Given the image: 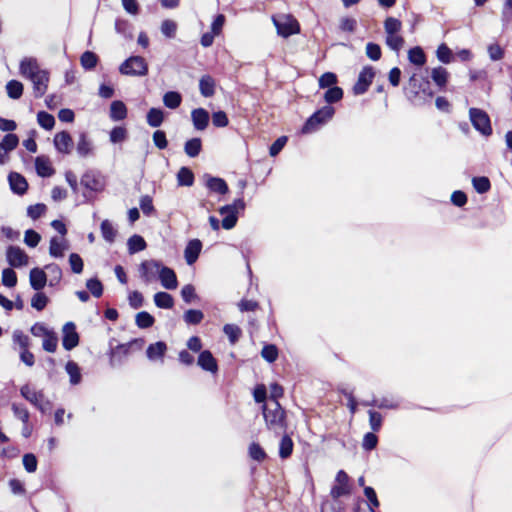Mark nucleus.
I'll return each mask as SVG.
<instances>
[{
	"mask_svg": "<svg viewBox=\"0 0 512 512\" xmlns=\"http://www.w3.org/2000/svg\"><path fill=\"white\" fill-rule=\"evenodd\" d=\"M130 343L119 344L115 348L111 349L110 352V364L112 366L120 365L123 359L128 355L130 351Z\"/></svg>",
	"mask_w": 512,
	"mask_h": 512,
	"instance_id": "obj_27",
	"label": "nucleus"
},
{
	"mask_svg": "<svg viewBox=\"0 0 512 512\" xmlns=\"http://www.w3.org/2000/svg\"><path fill=\"white\" fill-rule=\"evenodd\" d=\"M336 484L331 489V496L334 499H338L342 496L350 494V488L348 485L349 482V476L348 474L343 471L339 470L336 478H335Z\"/></svg>",
	"mask_w": 512,
	"mask_h": 512,
	"instance_id": "obj_11",
	"label": "nucleus"
},
{
	"mask_svg": "<svg viewBox=\"0 0 512 512\" xmlns=\"http://www.w3.org/2000/svg\"><path fill=\"white\" fill-rule=\"evenodd\" d=\"M20 394L42 413H45L49 409L50 403L45 399L42 391H36L26 384L21 387Z\"/></svg>",
	"mask_w": 512,
	"mask_h": 512,
	"instance_id": "obj_7",
	"label": "nucleus"
},
{
	"mask_svg": "<svg viewBox=\"0 0 512 512\" xmlns=\"http://www.w3.org/2000/svg\"><path fill=\"white\" fill-rule=\"evenodd\" d=\"M86 287L96 298H99L103 294V285L97 278L87 280Z\"/></svg>",
	"mask_w": 512,
	"mask_h": 512,
	"instance_id": "obj_61",
	"label": "nucleus"
},
{
	"mask_svg": "<svg viewBox=\"0 0 512 512\" xmlns=\"http://www.w3.org/2000/svg\"><path fill=\"white\" fill-rule=\"evenodd\" d=\"M35 168L37 174L41 177H50L54 174V169L52 168L49 159L43 156H38L35 159Z\"/></svg>",
	"mask_w": 512,
	"mask_h": 512,
	"instance_id": "obj_29",
	"label": "nucleus"
},
{
	"mask_svg": "<svg viewBox=\"0 0 512 512\" xmlns=\"http://www.w3.org/2000/svg\"><path fill=\"white\" fill-rule=\"evenodd\" d=\"M41 70L35 58L25 57L20 62L19 72L21 76L29 80Z\"/></svg>",
	"mask_w": 512,
	"mask_h": 512,
	"instance_id": "obj_14",
	"label": "nucleus"
},
{
	"mask_svg": "<svg viewBox=\"0 0 512 512\" xmlns=\"http://www.w3.org/2000/svg\"><path fill=\"white\" fill-rule=\"evenodd\" d=\"M375 77V71L371 66H365L359 73L357 82L353 86L355 95H362L367 92Z\"/></svg>",
	"mask_w": 512,
	"mask_h": 512,
	"instance_id": "obj_8",
	"label": "nucleus"
},
{
	"mask_svg": "<svg viewBox=\"0 0 512 512\" xmlns=\"http://www.w3.org/2000/svg\"><path fill=\"white\" fill-rule=\"evenodd\" d=\"M80 62L85 70H91L96 67L98 57L94 52L85 51L80 57Z\"/></svg>",
	"mask_w": 512,
	"mask_h": 512,
	"instance_id": "obj_45",
	"label": "nucleus"
},
{
	"mask_svg": "<svg viewBox=\"0 0 512 512\" xmlns=\"http://www.w3.org/2000/svg\"><path fill=\"white\" fill-rule=\"evenodd\" d=\"M127 117L126 105L120 101L115 100L110 105V118L113 121H121Z\"/></svg>",
	"mask_w": 512,
	"mask_h": 512,
	"instance_id": "obj_30",
	"label": "nucleus"
},
{
	"mask_svg": "<svg viewBox=\"0 0 512 512\" xmlns=\"http://www.w3.org/2000/svg\"><path fill=\"white\" fill-rule=\"evenodd\" d=\"M335 113L333 107L327 105L314 112L302 127L303 134H309L316 131L321 125L329 121Z\"/></svg>",
	"mask_w": 512,
	"mask_h": 512,
	"instance_id": "obj_3",
	"label": "nucleus"
},
{
	"mask_svg": "<svg viewBox=\"0 0 512 512\" xmlns=\"http://www.w3.org/2000/svg\"><path fill=\"white\" fill-rule=\"evenodd\" d=\"M81 185H83L86 189L99 192L103 189V183L98 174L94 171H87L81 177Z\"/></svg>",
	"mask_w": 512,
	"mask_h": 512,
	"instance_id": "obj_17",
	"label": "nucleus"
},
{
	"mask_svg": "<svg viewBox=\"0 0 512 512\" xmlns=\"http://www.w3.org/2000/svg\"><path fill=\"white\" fill-rule=\"evenodd\" d=\"M249 456L257 462H262L267 457L264 449L255 442L249 446Z\"/></svg>",
	"mask_w": 512,
	"mask_h": 512,
	"instance_id": "obj_60",
	"label": "nucleus"
},
{
	"mask_svg": "<svg viewBox=\"0 0 512 512\" xmlns=\"http://www.w3.org/2000/svg\"><path fill=\"white\" fill-rule=\"evenodd\" d=\"M243 198H238L232 204L224 205L219 208L218 212L223 216L221 226L225 230L234 228L238 221V214L245 209Z\"/></svg>",
	"mask_w": 512,
	"mask_h": 512,
	"instance_id": "obj_2",
	"label": "nucleus"
},
{
	"mask_svg": "<svg viewBox=\"0 0 512 512\" xmlns=\"http://www.w3.org/2000/svg\"><path fill=\"white\" fill-rule=\"evenodd\" d=\"M202 149V142L200 138H192L186 141L184 151L189 157H197Z\"/></svg>",
	"mask_w": 512,
	"mask_h": 512,
	"instance_id": "obj_37",
	"label": "nucleus"
},
{
	"mask_svg": "<svg viewBox=\"0 0 512 512\" xmlns=\"http://www.w3.org/2000/svg\"><path fill=\"white\" fill-rule=\"evenodd\" d=\"M41 240V236L39 233L32 229H28L25 231L24 235V243L29 247H36Z\"/></svg>",
	"mask_w": 512,
	"mask_h": 512,
	"instance_id": "obj_64",
	"label": "nucleus"
},
{
	"mask_svg": "<svg viewBox=\"0 0 512 512\" xmlns=\"http://www.w3.org/2000/svg\"><path fill=\"white\" fill-rule=\"evenodd\" d=\"M223 331L231 344H235L241 336V329L235 324H226L223 327Z\"/></svg>",
	"mask_w": 512,
	"mask_h": 512,
	"instance_id": "obj_53",
	"label": "nucleus"
},
{
	"mask_svg": "<svg viewBox=\"0 0 512 512\" xmlns=\"http://www.w3.org/2000/svg\"><path fill=\"white\" fill-rule=\"evenodd\" d=\"M204 178L205 185L211 192L218 193L221 195H225L226 193H228L229 188L224 179L210 175H205Z\"/></svg>",
	"mask_w": 512,
	"mask_h": 512,
	"instance_id": "obj_21",
	"label": "nucleus"
},
{
	"mask_svg": "<svg viewBox=\"0 0 512 512\" xmlns=\"http://www.w3.org/2000/svg\"><path fill=\"white\" fill-rule=\"evenodd\" d=\"M18 143H19L18 136L16 134L9 133L4 136L2 142L0 143V146L5 148V150L9 153V152L13 151L18 146Z\"/></svg>",
	"mask_w": 512,
	"mask_h": 512,
	"instance_id": "obj_58",
	"label": "nucleus"
},
{
	"mask_svg": "<svg viewBox=\"0 0 512 512\" xmlns=\"http://www.w3.org/2000/svg\"><path fill=\"white\" fill-rule=\"evenodd\" d=\"M337 83V76L332 72H325L319 78L320 88H330Z\"/></svg>",
	"mask_w": 512,
	"mask_h": 512,
	"instance_id": "obj_62",
	"label": "nucleus"
},
{
	"mask_svg": "<svg viewBox=\"0 0 512 512\" xmlns=\"http://www.w3.org/2000/svg\"><path fill=\"white\" fill-rule=\"evenodd\" d=\"M160 262L156 260L143 261L139 266V273L142 280L148 284L155 279L156 274L159 275Z\"/></svg>",
	"mask_w": 512,
	"mask_h": 512,
	"instance_id": "obj_12",
	"label": "nucleus"
},
{
	"mask_svg": "<svg viewBox=\"0 0 512 512\" xmlns=\"http://www.w3.org/2000/svg\"><path fill=\"white\" fill-rule=\"evenodd\" d=\"M273 23L277 29L278 34L284 38L298 34L300 32V25L292 15L281 14L274 16Z\"/></svg>",
	"mask_w": 512,
	"mask_h": 512,
	"instance_id": "obj_4",
	"label": "nucleus"
},
{
	"mask_svg": "<svg viewBox=\"0 0 512 512\" xmlns=\"http://www.w3.org/2000/svg\"><path fill=\"white\" fill-rule=\"evenodd\" d=\"M12 337L14 344L19 345L20 351L29 349L30 339L21 330H15Z\"/></svg>",
	"mask_w": 512,
	"mask_h": 512,
	"instance_id": "obj_59",
	"label": "nucleus"
},
{
	"mask_svg": "<svg viewBox=\"0 0 512 512\" xmlns=\"http://www.w3.org/2000/svg\"><path fill=\"white\" fill-rule=\"evenodd\" d=\"M45 269L48 271V274L50 276L49 285L50 286L57 285L61 281V278H62L61 268L57 264L51 263V264L46 265Z\"/></svg>",
	"mask_w": 512,
	"mask_h": 512,
	"instance_id": "obj_43",
	"label": "nucleus"
},
{
	"mask_svg": "<svg viewBox=\"0 0 512 512\" xmlns=\"http://www.w3.org/2000/svg\"><path fill=\"white\" fill-rule=\"evenodd\" d=\"M48 301V297L44 293L37 291L31 299V306L37 311H42L47 306Z\"/></svg>",
	"mask_w": 512,
	"mask_h": 512,
	"instance_id": "obj_57",
	"label": "nucleus"
},
{
	"mask_svg": "<svg viewBox=\"0 0 512 512\" xmlns=\"http://www.w3.org/2000/svg\"><path fill=\"white\" fill-rule=\"evenodd\" d=\"M65 370L69 375V381L71 385H78L82 380L80 367L74 361H68L65 365Z\"/></svg>",
	"mask_w": 512,
	"mask_h": 512,
	"instance_id": "obj_31",
	"label": "nucleus"
},
{
	"mask_svg": "<svg viewBox=\"0 0 512 512\" xmlns=\"http://www.w3.org/2000/svg\"><path fill=\"white\" fill-rule=\"evenodd\" d=\"M408 59L412 64L417 66H422L426 62L425 53L419 46L411 48L408 51Z\"/></svg>",
	"mask_w": 512,
	"mask_h": 512,
	"instance_id": "obj_42",
	"label": "nucleus"
},
{
	"mask_svg": "<svg viewBox=\"0 0 512 512\" xmlns=\"http://www.w3.org/2000/svg\"><path fill=\"white\" fill-rule=\"evenodd\" d=\"M177 30H178V24L176 23V21L171 20V19H166V20L162 21L161 26H160V31L166 38H169V39L175 38Z\"/></svg>",
	"mask_w": 512,
	"mask_h": 512,
	"instance_id": "obj_40",
	"label": "nucleus"
},
{
	"mask_svg": "<svg viewBox=\"0 0 512 512\" xmlns=\"http://www.w3.org/2000/svg\"><path fill=\"white\" fill-rule=\"evenodd\" d=\"M2 283L4 286L12 288L17 284V275L12 268H5L2 271Z\"/></svg>",
	"mask_w": 512,
	"mask_h": 512,
	"instance_id": "obj_56",
	"label": "nucleus"
},
{
	"mask_svg": "<svg viewBox=\"0 0 512 512\" xmlns=\"http://www.w3.org/2000/svg\"><path fill=\"white\" fill-rule=\"evenodd\" d=\"M167 352V344L163 341L150 344L146 349V356L150 361H161Z\"/></svg>",
	"mask_w": 512,
	"mask_h": 512,
	"instance_id": "obj_20",
	"label": "nucleus"
},
{
	"mask_svg": "<svg viewBox=\"0 0 512 512\" xmlns=\"http://www.w3.org/2000/svg\"><path fill=\"white\" fill-rule=\"evenodd\" d=\"M431 78L436 83V85L439 87H444L447 83L448 72L441 66L433 68L431 72Z\"/></svg>",
	"mask_w": 512,
	"mask_h": 512,
	"instance_id": "obj_44",
	"label": "nucleus"
},
{
	"mask_svg": "<svg viewBox=\"0 0 512 512\" xmlns=\"http://www.w3.org/2000/svg\"><path fill=\"white\" fill-rule=\"evenodd\" d=\"M472 184L474 189L480 194L486 193L491 187L490 180L484 176L474 177L472 179Z\"/></svg>",
	"mask_w": 512,
	"mask_h": 512,
	"instance_id": "obj_55",
	"label": "nucleus"
},
{
	"mask_svg": "<svg viewBox=\"0 0 512 512\" xmlns=\"http://www.w3.org/2000/svg\"><path fill=\"white\" fill-rule=\"evenodd\" d=\"M402 27V23L400 20L394 17H388L384 21V30L386 35L397 34Z\"/></svg>",
	"mask_w": 512,
	"mask_h": 512,
	"instance_id": "obj_51",
	"label": "nucleus"
},
{
	"mask_svg": "<svg viewBox=\"0 0 512 512\" xmlns=\"http://www.w3.org/2000/svg\"><path fill=\"white\" fill-rule=\"evenodd\" d=\"M119 71L128 76H145L148 73V64L141 56H131L120 65Z\"/></svg>",
	"mask_w": 512,
	"mask_h": 512,
	"instance_id": "obj_5",
	"label": "nucleus"
},
{
	"mask_svg": "<svg viewBox=\"0 0 512 512\" xmlns=\"http://www.w3.org/2000/svg\"><path fill=\"white\" fill-rule=\"evenodd\" d=\"M191 119L196 130H204L209 123V113L204 108H196L191 112Z\"/></svg>",
	"mask_w": 512,
	"mask_h": 512,
	"instance_id": "obj_26",
	"label": "nucleus"
},
{
	"mask_svg": "<svg viewBox=\"0 0 512 512\" xmlns=\"http://www.w3.org/2000/svg\"><path fill=\"white\" fill-rule=\"evenodd\" d=\"M404 38L397 34L386 35V45L393 51L398 52L404 45Z\"/></svg>",
	"mask_w": 512,
	"mask_h": 512,
	"instance_id": "obj_52",
	"label": "nucleus"
},
{
	"mask_svg": "<svg viewBox=\"0 0 512 512\" xmlns=\"http://www.w3.org/2000/svg\"><path fill=\"white\" fill-rule=\"evenodd\" d=\"M135 323L141 329H147L154 325L155 318L146 311H141L135 316Z\"/></svg>",
	"mask_w": 512,
	"mask_h": 512,
	"instance_id": "obj_38",
	"label": "nucleus"
},
{
	"mask_svg": "<svg viewBox=\"0 0 512 512\" xmlns=\"http://www.w3.org/2000/svg\"><path fill=\"white\" fill-rule=\"evenodd\" d=\"M128 251L130 254L140 252L146 248V242L140 235H133L127 242Z\"/></svg>",
	"mask_w": 512,
	"mask_h": 512,
	"instance_id": "obj_39",
	"label": "nucleus"
},
{
	"mask_svg": "<svg viewBox=\"0 0 512 512\" xmlns=\"http://www.w3.org/2000/svg\"><path fill=\"white\" fill-rule=\"evenodd\" d=\"M57 346V334L51 329L49 333L43 337L42 348L49 353H54L57 350Z\"/></svg>",
	"mask_w": 512,
	"mask_h": 512,
	"instance_id": "obj_41",
	"label": "nucleus"
},
{
	"mask_svg": "<svg viewBox=\"0 0 512 512\" xmlns=\"http://www.w3.org/2000/svg\"><path fill=\"white\" fill-rule=\"evenodd\" d=\"M262 409L265 423L269 430L276 433L284 430L285 412L278 401H269V403L263 405Z\"/></svg>",
	"mask_w": 512,
	"mask_h": 512,
	"instance_id": "obj_1",
	"label": "nucleus"
},
{
	"mask_svg": "<svg viewBox=\"0 0 512 512\" xmlns=\"http://www.w3.org/2000/svg\"><path fill=\"white\" fill-rule=\"evenodd\" d=\"M30 81L33 84V93L36 98H41L47 91L49 74L46 70H41L34 75Z\"/></svg>",
	"mask_w": 512,
	"mask_h": 512,
	"instance_id": "obj_13",
	"label": "nucleus"
},
{
	"mask_svg": "<svg viewBox=\"0 0 512 512\" xmlns=\"http://www.w3.org/2000/svg\"><path fill=\"white\" fill-rule=\"evenodd\" d=\"M261 356L269 363L276 361L278 357V349L273 344H266L261 350Z\"/></svg>",
	"mask_w": 512,
	"mask_h": 512,
	"instance_id": "obj_54",
	"label": "nucleus"
},
{
	"mask_svg": "<svg viewBox=\"0 0 512 512\" xmlns=\"http://www.w3.org/2000/svg\"><path fill=\"white\" fill-rule=\"evenodd\" d=\"M6 259L11 267L19 268L28 265L29 256L18 246L10 245L6 250Z\"/></svg>",
	"mask_w": 512,
	"mask_h": 512,
	"instance_id": "obj_9",
	"label": "nucleus"
},
{
	"mask_svg": "<svg viewBox=\"0 0 512 512\" xmlns=\"http://www.w3.org/2000/svg\"><path fill=\"white\" fill-rule=\"evenodd\" d=\"M100 228L103 238L109 243L114 242L117 232L112 223L108 220H104L102 221Z\"/></svg>",
	"mask_w": 512,
	"mask_h": 512,
	"instance_id": "obj_48",
	"label": "nucleus"
},
{
	"mask_svg": "<svg viewBox=\"0 0 512 512\" xmlns=\"http://www.w3.org/2000/svg\"><path fill=\"white\" fill-rule=\"evenodd\" d=\"M8 181L10 188L14 193L23 195L27 191L28 183L21 174L17 172H11L8 175Z\"/></svg>",
	"mask_w": 512,
	"mask_h": 512,
	"instance_id": "obj_22",
	"label": "nucleus"
},
{
	"mask_svg": "<svg viewBox=\"0 0 512 512\" xmlns=\"http://www.w3.org/2000/svg\"><path fill=\"white\" fill-rule=\"evenodd\" d=\"M436 54H437V58L440 62H442L444 64H448L451 62L452 51L450 50V48L447 45L441 44L437 48Z\"/></svg>",
	"mask_w": 512,
	"mask_h": 512,
	"instance_id": "obj_63",
	"label": "nucleus"
},
{
	"mask_svg": "<svg viewBox=\"0 0 512 512\" xmlns=\"http://www.w3.org/2000/svg\"><path fill=\"white\" fill-rule=\"evenodd\" d=\"M54 146L59 153L69 154L73 147V140L67 131H61L54 136Z\"/></svg>",
	"mask_w": 512,
	"mask_h": 512,
	"instance_id": "obj_15",
	"label": "nucleus"
},
{
	"mask_svg": "<svg viewBox=\"0 0 512 512\" xmlns=\"http://www.w3.org/2000/svg\"><path fill=\"white\" fill-rule=\"evenodd\" d=\"M197 364L205 371L211 373H216L218 371L217 361L209 350H204L200 352Z\"/></svg>",
	"mask_w": 512,
	"mask_h": 512,
	"instance_id": "obj_18",
	"label": "nucleus"
},
{
	"mask_svg": "<svg viewBox=\"0 0 512 512\" xmlns=\"http://www.w3.org/2000/svg\"><path fill=\"white\" fill-rule=\"evenodd\" d=\"M293 451V441L288 435H284L279 445V456L282 459L288 458Z\"/></svg>",
	"mask_w": 512,
	"mask_h": 512,
	"instance_id": "obj_46",
	"label": "nucleus"
},
{
	"mask_svg": "<svg viewBox=\"0 0 512 512\" xmlns=\"http://www.w3.org/2000/svg\"><path fill=\"white\" fill-rule=\"evenodd\" d=\"M469 118L473 127L483 136H490L492 134L490 118L484 110L479 108H470Z\"/></svg>",
	"mask_w": 512,
	"mask_h": 512,
	"instance_id": "obj_6",
	"label": "nucleus"
},
{
	"mask_svg": "<svg viewBox=\"0 0 512 512\" xmlns=\"http://www.w3.org/2000/svg\"><path fill=\"white\" fill-rule=\"evenodd\" d=\"M68 248V242L65 238L54 236L50 239L49 254L51 257L62 258Z\"/></svg>",
	"mask_w": 512,
	"mask_h": 512,
	"instance_id": "obj_23",
	"label": "nucleus"
},
{
	"mask_svg": "<svg viewBox=\"0 0 512 512\" xmlns=\"http://www.w3.org/2000/svg\"><path fill=\"white\" fill-rule=\"evenodd\" d=\"M182 96L177 91H168L163 95V104L169 109H176L181 105Z\"/></svg>",
	"mask_w": 512,
	"mask_h": 512,
	"instance_id": "obj_34",
	"label": "nucleus"
},
{
	"mask_svg": "<svg viewBox=\"0 0 512 512\" xmlns=\"http://www.w3.org/2000/svg\"><path fill=\"white\" fill-rule=\"evenodd\" d=\"M215 86V80L210 75H204L199 80V90L204 97H212L215 94Z\"/></svg>",
	"mask_w": 512,
	"mask_h": 512,
	"instance_id": "obj_28",
	"label": "nucleus"
},
{
	"mask_svg": "<svg viewBox=\"0 0 512 512\" xmlns=\"http://www.w3.org/2000/svg\"><path fill=\"white\" fill-rule=\"evenodd\" d=\"M77 154L81 158L92 156L94 153L93 142L87 137L86 133H81L76 146Z\"/></svg>",
	"mask_w": 512,
	"mask_h": 512,
	"instance_id": "obj_25",
	"label": "nucleus"
},
{
	"mask_svg": "<svg viewBox=\"0 0 512 512\" xmlns=\"http://www.w3.org/2000/svg\"><path fill=\"white\" fill-rule=\"evenodd\" d=\"M154 303L158 308L171 309L174 305V299L167 292H157L154 295Z\"/></svg>",
	"mask_w": 512,
	"mask_h": 512,
	"instance_id": "obj_33",
	"label": "nucleus"
},
{
	"mask_svg": "<svg viewBox=\"0 0 512 512\" xmlns=\"http://www.w3.org/2000/svg\"><path fill=\"white\" fill-rule=\"evenodd\" d=\"M202 249V243L199 239L190 240L185 248L184 257L188 265L196 262Z\"/></svg>",
	"mask_w": 512,
	"mask_h": 512,
	"instance_id": "obj_24",
	"label": "nucleus"
},
{
	"mask_svg": "<svg viewBox=\"0 0 512 512\" xmlns=\"http://www.w3.org/2000/svg\"><path fill=\"white\" fill-rule=\"evenodd\" d=\"M343 97V90L338 86L328 88L324 94V99L327 103L332 104L340 101Z\"/></svg>",
	"mask_w": 512,
	"mask_h": 512,
	"instance_id": "obj_50",
	"label": "nucleus"
},
{
	"mask_svg": "<svg viewBox=\"0 0 512 512\" xmlns=\"http://www.w3.org/2000/svg\"><path fill=\"white\" fill-rule=\"evenodd\" d=\"M177 182L179 186H192L194 183L193 172L187 167H181L177 173Z\"/></svg>",
	"mask_w": 512,
	"mask_h": 512,
	"instance_id": "obj_36",
	"label": "nucleus"
},
{
	"mask_svg": "<svg viewBox=\"0 0 512 512\" xmlns=\"http://www.w3.org/2000/svg\"><path fill=\"white\" fill-rule=\"evenodd\" d=\"M62 346L70 351L79 344V334L76 331V325L73 322H67L62 328Z\"/></svg>",
	"mask_w": 512,
	"mask_h": 512,
	"instance_id": "obj_10",
	"label": "nucleus"
},
{
	"mask_svg": "<svg viewBox=\"0 0 512 512\" xmlns=\"http://www.w3.org/2000/svg\"><path fill=\"white\" fill-rule=\"evenodd\" d=\"M37 121L38 124L45 130H51L55 125V118L53 117V115L45 111L38 112Z\"/></svg>",
	"mask_w": 512,
	"mask_h": 512,
	"instance_id": "obj_49",
	"label": "nucleus"
},
{
	"mask_svg": "<svg viewBox=\"0 0 512 512\" xmlns=\"http://www.w3.org/2000/svg\"><path fill=\"white\" fill-rule=\"evenodd\" d=\"M146 121L151 127H159L164 121V112L160 108H151L146 115Z\"/></svg>",
	"mask_w": 512,
	"mask_h": 512,
	"instance_id": "obj_32",
	"label": "nucleus"
},
{
	"mask_svg": "<svg viewBox=\"0 0 512 512\" xmlns=\"http://www.w3.org/2000/svg\"><path fill=\"white\" fill-rule=\"evenodd\" d=\"M23 84L18 80H10L6 84V92L9 98L19 99L23 94Z\"/></svg>",
	"mask_w": 512,
	"mask_h": 512,
	"instance_id": "obj_35",
	"label": "nucleus"
},
{
	"mask_svg": "<svg viewBox=\"0 0 512 512\" xmlns=\"http://www.w3.org/2000/svg\"><path fill=\"white\" fill-rule=\"evenodd\" d=\"M203 318V312L196 309H189L183 315V319L188 325H197L203 320Z\"/></svg>",
	"mask_w": 512,
	"mask_h": 512,
	"instance_id": "obj_47",
	"label": "nucleus"
},
{
	"mask_svg": "<svg viewBox=\"0 0 512 512\" xmlns=\"http://www.w3.org/2000/svg\"><path fill=\"white\" fill-rule=\"evenodd\" d=\"M29 282L35 291L42 290L47 283V274L41 268H33L29 273Z\"/></svg>",
	"mask_w": 512,
	"mask_h": 512,
	"instance_id": "obj_19",
	"label": "nucleus"
},
{
	"mask_svg": "<svg viewBox=\"0 0 512 512\" xmlns=\"http://www.w3.org/2000/svg\"><path fill=\"white\" fill-rule=\"evenodd\" d=\"M159 279L161 282V285L168 289L173 290L177 288L178 281L175 272L166 266H161L159 268Z\"/></svg>",
	"mask_w": 512,
	"mask_h": 512,
	"instance_id": "obj_16",
	"label": "nucleus"
}]
</instances>
